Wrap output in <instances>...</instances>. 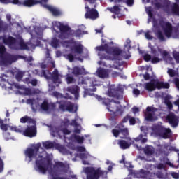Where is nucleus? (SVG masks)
Here are the masks:
<instances>
[{"instance_id":"obj_56","label":"nucleus","mask_w":179,"mask_h":179,"mask_svg":"<svg viewBox=\"0 0 179 179\" xmlns=\"http://www.w3.org/2000/svg\"><path fill=\"white\" fill-rule=\"evenodd\" d=\"M20 58H22L23 59H24V61H27V62H31L33 61L32 56H29V57L22 56Z\"/></svg>"},{"instance_id":"obj_22","label":"nucleus","mask_w":179,"mask_h":179,"mask_svg":"<svg viewBox=\"0 0 179 179\" xmlns=\"http://www.w3.org/2000/svg\"><path fill=\"white\" fill-rule=\"evenodd\" d=\"M171 37H172V38H179V23L173 27V25H171V33L170 38Z\"/></svg>"},{"instance_id":"obj_29","label":"nucleus","mask_w":179,"mask_h":179,"mask_svg":"<svg viewBox=\"0 0 179 179\" xmlns=\"http://www.w3.org/2000/svg\"><path fill=\"white\" fill-rule=\"evenodd\" d=\"M52 80L54 83H61V80L59 79V73L58 70L55 69L52 74Z\"/></svg>"},{"instance_id":"obj_57","label":"nucleus","mask_w":179,"mask_h":179,"mask_svg":"<svg viewBox=\"0 0 179 179\" xmlns=\"http://www.w3.org/2000/svg\"><path fill=\"white\" fill-rule=\"evenodd\" d=\"M143 59H144V61H145V62H149V61H150V59H152V56L149 54H145L143 56Z\"/></svg>"},{"instance_id":"obj_35","label":"nucleus","mask_w":179,"mask_h":179,"mask_svg":"<svg viewBox=\"0 0 179 179\" xmlns=\"http://www.w3.org/2000/svg\"><path fill=\"white\" fill-rule=\"evenodd\" d=\"M42 145L44 148L45 149H52V148H55V143L50 141H46L42 143Z\"/></svg>"},{"instance_id":"obj_45","label":"nucleus","mask_w":179,"mask_h":179,"mask_svg":"<svg viewBox=\"0 0 179 179\" xmlns=\"http://www.w3.org/2000/svg\"><path fill=\"white\" fill-rule=\"evenodd\" d=\"M172 13L176 16H179V5H175L172 8Z\"/></svg>"},{"instance_id":"obj_33","label":"nucleus","mask_w":179,"mask_h":179,"mask_svg":"<svg viewBox=\"0 0 179 179\" xmlns=\"http://www.w3.org/2000/svg\"><path fill=\"white\" fill-rule=\"evenodd\" d=\"M118 145H120V148L123 150L129 149V148L131 147V144H129L125 140H120L118 142Z\"/></svg>"},{"instance_id":"obj_19","label":"nucleus","mask_w":179,"mask_h":179,"mask_svg":"<svg viewBox=\"0 0 179 179\" xmlns=\"http://www.w3.org/2000/svg\"><path fill=\"white\" fill-rule=\"evenodd\" d=\"M99 78L101 79H107L110 78V69H99L97 71Z\"/></svg>"},{"instance_id":"obj_25","label":"nucleus","mask_w":179,"mask_h":179,"mask_svg":"<svg viewBox=\"0 0 179 179\" xmlns=\"http://www.w3.org/2000/svg\"><path fill=\"white\" fill-rule=\"evenodd\" d=\"M96 51H99L103 55H104L105 53H103V52H106V54H108V51L110 50V45L108 44H104L101 45L100 46H97L96 48Z\"/></svg>"},{"instance_id":"obj_50","label":"nucleus","mask_w":179,"mask_h":179,"mask_svg":"<svg viewBox=\"0 0 179 179\" xmlns=\"http://www.w3.org/2000/svg\"><path fill=\"white\" fill-rule=\"evenodd\" d=\"M165 104L167 106L169 110H173V103L170 99H165Z\"/></svg>"},{"instance_id":"obj_13","label":"nucleus","mask_w":179,"mask_h":179,"mask_svg":"<svg viewBox=\"0 0 179 179\" xmlns=\"http://www.w3.org/2000/svg\"><path fill=\"white\" fill-rule=\"evenodd\" d=\"M47 2H48V0H41L39 1L38 3H40V5L43 6V8H45V9L49 10V12H50L53 15V16H59V10L50 5H48Z\"/></svg>"},{"instance_id":"obj_21","label":"nucleus","mask_w":179,"mask_h":179,"mask_svg":"<svg viewBox=\"0 0 179 179\" xmlns=\"http://www.w3.org/2000/svg\"><path fill=\"white\" fill-rule=\"evenodd\" d=\"M68 92L71 93V94H74L75 99L78 100L79 99V87L77 85H73V87H70L68 88Z\"/></svg>"},{"instance_id":"obj_12","label":"nucleus","mask_w":179,"mask_h":179,"mask_svg":"<svg viewBox=\"0 0 179 179\" xmlns=\"http://www.w3.org/2000/svg\"><path fill=\"white\" fill-rule=\"evenodd\" d=\"M86 13L85 14V19H91V20H96L99 18V11L95 8H90L89 6H85Z\"/></svg>"},{"instance_id":"obj_63","label":"nucleus","mask_w":179,"mask_h":179,"mask_svg":"<svg viewBox=\"0 0 179 179\" xmlns=\"http://www.w3.org/2000/svg\"><path fill=\"white\" fill-rule=\"evenodd\" d=\"M1 131L6 132L8 131V124H4L3 122L0 125Z\"/></svg>"},{"instance_id":"obj_27","label":"nucleus","mask_w":179,"mask_h":179,"mask_svg":"<svg viewBox=\"0 0 179 179\" xmlns=\"http://www.w3.org/2000/svg\"><path fill=\"white\" fill-rule=\"evenodd\" d=\"M72 73L75 76H79L80 75H83L85 73V69H82L79 66H74L72 70Z\"/></svg>"},{"instance_id":"obj_42","label":"nucleus","mask_w":179,"mask_h":179,"mask_svg":"<svg viewBox=\"0 0 179 179\" xmlns=\"http://www.w3.org/2000/svg\"><path fill=\"white\" fill-rule=\"evenodd\" d=\"M8 24L5 23L0 18V31H2V30H3L5 31L8 30Z\"/></svg>"},{"instance_id":"obj_11","label":"nucleus","mask_w":179,"mask_h":179,"mask_svg":"<svg viewBox=\"0 0 179 179\" xmlns=\"http://www.w3.org/2000/svg\"><path fill=\"white\" fill-rule=\"evenodd\" d=\"M0 65L8 66L9 65L8 55H6V48L3 44H0Z\"/></svg>"},{"instance_id":"obj_5","label":"nucleus","mask_w":179,"mask_h":179,"mask_svg":"<svg viewBox=\"0 0 179 179\" xmlns=\"http://www.w3.org/2000/svg\"><path fill=\"white\" fill-rule=\"evenodd\" d=\"M153 27L157 30H160V27H162L166 37L170 38V36H171V23L166 22L163 20H159L158 22L157 20H155L153 21Z\"/></svg>"},{"instance_id":"obj_51","label":"nucleus","mask_w":179,"mask_h":179,"mask_svg":"<svg viewBox=\"0 0 179 179\" xmlns=\"http://www.w3.org/2000/svg\"><path fill=\"white\" fill-rule=\"evenodd\" d=\"M167 73L171 78L176 76V71L173 69H168Z\"/></svg>"},{"instance_id":"obj_7","label":"nucleus","mask_w":179,"mask_h":179,"mask_svg":"<svg viewBox=\"0 0 179 179\" xmlns=\"http://www.w3.org/2000/svg\"><path fill=\"white\" fill-rule=\"evenodd\" d=\"M54 169H51L49 174L51 176L52 179H66V177L61 176L62 174L58 170L65 169V164L61 162H56L53 166Z\"/></svg>"},{"instance_id":"obj_28","label":"nucleus","mask_w":179,"mask_h":179,"mask_svg":"<svg viewBox=\"0 0 179 179\" xmlns=\"http://www.w3.org/2000/svg\"><path fill=\"white\" fill-rule=\"evenodd\" d=\"M164 6H163V4H162V3L157 2V1H156V0L155 1L154 6L157 9H162V8H164V6L166 8H169V6H170V1L165 0L164 1Z\"/></svg>"},{"instance_id":"obj_55","label":"nucleus","mask_w":179,"mask_h":179,"mask_svg":"<svg viewBox=\"0 0 179 179\" xmlns=\"http://www.w3.org/2000/svg\"><path fill=\"white\" fill-rule=\"evenodd\" d=\"M163 163H164V164H166L167 166H170L171 167H172V166H173L171 162H170V159H169V158H167V157L163 158Z\"/></svg>"},{"instance_id":"obj_60","label":"nucleus","mask_w":179,"mask_h":179,"mask_svg":"<svg viewBox=\"0 0 179 179\" xmlns=\"http://www.w3.org/2000/svg\"><path fill=\"white\" fill-rule=\"evenodd\" d=\"M127 45H124L125 48H127V51L131 50V40L129 38L126 41Z\"/></svg>"},{"instance_id":"obj_49","label":"nucleus","mask_w":179,"mask_h":179,"mask_svg":"<svg viewBox=\"0 0 179 179\" xmlns=\"http://www.w3.org/2000/svg\"><path fill=\"white\" fill-rule=\"evenodd\" d=\"M112 134L113 136H115V138H118V136H120V134H121V129H120V130L117 129H113L112 130Z\"/></svg>"},{"instance_id":"obj_39","label":"nucleus","mask_w":179,"mask_h":179,"mask_svg":"<svg viewBox=\"0 0 179 179\" xmlns=\"http://www.w3.org/2000/svg\"><path fill=\"white\" fill-rule=\"evenodd\" d=\"M120 134H122V139H125L129 135V131H128V129L124 128L120 129Z\"/></svg>"},{"instance_id":"obj_14","label":"nucleus","mask_w":179,"mask_h":179,"mask_svg":"<svg viewBox=\"0 0 179 179\" xmlns=\"http://www.w3.org/2000/svg\"><path fill=\"white\" fill-rule=\"evenodd\" d=\"M120 103L119 101L112 99L108 103L107 108L110 113H112L113 115H115V114L120 111V108H118V106H117V104H120Z\"/></svg>"},{"instance_id":"obj_40","label":"nucleus","mask_w":179,"mask_h":179,"mask_svg":"<svg viewBox=\"0 0 179 179\" xmlns=\"http://www.w3.org/2000/svg\"><path fill=\"white\" fill-rule=\"evenodd\" d=\"M156 176L157 177V178L159 179H166L167 178V172H162V171H157L156 173Z\"/></svg>"},{"instance_id":"obj_24","label":"nucleus","mask_w":179,"mask_h":179,"mask_svg":"<svg viewBox=\"0 0 179 179\" xmlns=\"http://www.w3.org/2000/svg\"><path fill=\"white\" fill-rule=\"evenodd\" d=\"M156 86H157V89H158V90H160V89H169L170 88V84L169 83L159 81L158 79H157Z\"/></svg>"},{"instance_id":"obj_3","label":"nucleus","mask_w":179,"mask_h":179,"mask_svg":"<svg viewBox=\"0 0 179 179\" xmlns=\"http://www.w3.org/2000/svg\"><path fill=\"white\" fill-rule=\"evenodd\" d=\"M10 131L14 132H18L19 134H23L24 136L27 138H34L37 136V127L36 125L27 126V127L24 130L22 126H14L10 127Z\"/></svg>"},{"instance_id":"obj_31","label":"nucleus","mask_w":179,"mask_h":179,"mask_svg":"<svg viewBox=\"0 0 179 179\" xmlns=\"http://www.w3.org/2000/svg\"><path fill=\"white\" fill-rule=\"evenodd\" d=\"M89 155L86 154V153H80V159H81L82 162H83V164H84L85 166H90V163H89V161L86 160L87 159H89Z\"/></svg>"},{"instance_id":"obj_37","label":"nucleus","mask_w":179,"mask_h":179,"mask_svg":"<svg viewBox=\"0 0 179 179\" xmlns=\"http://www.w3.org/2000/svg\"><path fill=\"white\" fill-rule=\"evenodd\" d=\"M108 9L111 12V13H115V15H118L121 12V8L117 6H114L112 8H108Z\"/></svg>"},{"instance_id":"obj_9","label":"nucleus","mask_w":179,"mask_h":179,"mask_svg":"<svg viewBox=\"0 0 179 179\" xmlns=\"http://www.w3.org/2000/svg\"><path fill=\"white\" fill-rule=\"evenodd\" d=\"M40 148H41V144L38 143L33 148H29L25 151V156L29 157V159H34L37 157L38 152H40Z\"/></svg>"},{"instance_id":"obj_10","label":"nucleus","mask_w":179,"mask_h":179,"mask_svg":"<svg viewBox=\"0 0 179 179\" xmlns=\"http://www.w3.org/2000/svg\"><path fill=\"white\" fill-rule=\"evenodd\" d=\"M58 104H59V110L63 112L69 111V113H72L75 108V104L69 101H62L58 102Z\"/></svg>"},{"instance_id":"obj_44","label":"nucleus","mask_w":179,"mask_h":179,"mask_svg":"<svg viewBox=\"0 0 179 179\" xmlns=\"http://www.w3.org/2000/svg\"><path fill=\"white\" fill-rule=\"evenodd\" d=\"M51 45L53 47V48H58V45H59V41H58L57 38H54L51 41Z\"/></svg>"},{"instance_id":"obj_20","label":"nucleus","mask_w":179,"mask_h":179,"mask_svg":"<svg viewBox=\"0 0 179 179\" xmlns=\"http://www.w3.org/2000/svg\"><path fill=\"white\" fill-rule=\"evenodd\" d=\"M33 73L38 76H43L45 79H50V76H51V72L48 70H42L40 72L38 69H35Z\"/></svg>"},{"instance_id":"obj_38","label":"nucleus","mask_w":179,"mask_h":179,"mask_svg":"<svg viewBox=\"0 0 179 179\" xmlns=\"http://www.w3.org/2000/svg\"><path fill=\"white\" fill-rule=\"evenodd\" d=\"M20 122L22 124H26V122H34V120L30 118L29 116H24V117H22L21 119H20Z\"/></svg>"},{"instance_id":"obj_15","label":"nucleus","mask_w":179,"mask_h":179,"mask_svg":"<svg viewBox=\"0 0 179 179\" xmlns=\"http://www.w3.org/2000/svg\"><path fill=\"white\" fill-rule=\"evenodd\" d=\"M57 106L54 103H48V101L44 100L41 105V108L43 111H54Z\"/></svg>"},{"instance_id":"obj_43","label":"nucleus","mask_w":179,"mask_h":179,"mask_svg":"<svg viewBox=\"0 0 179 179\" xmlns=\"http://www.w3.org/2000/svg\"><path fill=\"white\" fill-rule=\"evenodd\" d=\"M157 37L160 41H166V38H164V35H163V32L160 29L157 31Z\"/></svg>"},{"instance_id":"obj_52","label":"nucleus","mask_w":179,"mask_h":179,"mask_svg":"<svg viewBox=\"0 0 179 179\" xmlns=\"http://www.w3.org/2000/svg\"><path fill=\"white\" fill-rule=\"evenodd\" d=\"M173 57L176 64H179V52H173Z\"/></svg>"},{"instance_id":"obj_16","label":"nucleus","mask_w":179,"mask_h":179,"mask_svg":"<svg viewBox=\"0 0 179 179\" xmlns=\"http://www.w3.org/2000/svg\"><path fill=\"white\" fill-rule=\"evenodd\" d=\"M36 165L39 173H42V174H45V173H47L48 168L44 159H36Z\"/></svg>"},{"instance_id":"obj_64","label":"nucleus","mask_w":179,"mask_h":179,"mask_svg":"<svg viewBox=\"0 0 179 179\" xmlns=\"http://www.w3.org/2000/svg\"><path fill=\"white\" fill-rule=\"evenodd\" d=\"M62 132H63L64 135H70L71 131L67 128H63L62 129Z\"/></svg>"},{"instance_id":"obj_58","label":"nucleus","mask_w":179,"mask_h":179,"mask_svg":"<svg viewBox=\"0 0 179 179\" xmlns=\"http://www.w3.org/2000/svg\"><path fill=\"white\" fill-rule=\"evenodd\" d=\"M67 57V59H69V61L70 62H73L74 59H75V57L73 56V55H72V53H69L66 55Z\"/></svg>"},{"instance_id":"obj_2","label":"nucleus","mask_w":179,"mask_h":179,"mask_svg":"<svg viewBox=\"0 0 179 179\" xmlns=\"http://www.w3.org/2000/svg\"><path fill=\"white\" fill-rule=\"evenodd\" d=\"M3 42L6 45H8L11 50H15V51H23V50L29 49V46L24 43V41H17L13 36H8V38L3 37Z\"/></svg>"},{"instance_id":"obj_18","label":"nucleus","mask_w":179,"mask_h":179,"mask_svg":"<svg viewBox=\"0 0 179 179\" xmlns=\"http://www.w3.org/2000/svg\"><path fill=\"white\" fill-rule=\"evenodd\" d=\"M157 83V79H151L150 82L145 84V89L148 92H153L157 89V85H156Z\"/></svg>"},{"instance_id":"obj_36","label":"nucleus","mask_w":179,"mask_h":179,"mask_svg":"<svg viewBox=\"0 0 179 179\" xmlns=\"http://www.w3.org/2000/svg\"><path fill=\"white\" fill-rule=\"evenodd\" d=\"M55 148L56 150L59 151L60 153H65V152H66V148L59 143H55Z\"/></svg>"},{"instance_id":"obj_26","label":"nucleus","mask_w":179,"mask_h":179,"mask_svg":"<svg viewBox=\"0 0 179 179\" xmlns=\"http://www.w3.org/2000/svg\"><path fill=\"white\" fill-rule=\"evenodd\" d=\"M71 141H74L75 142H77V143L82 145V143H83V141H85V137L73 134L71 136Z\"/></svg>"},{"instance_id":"obj_48","label":"nucleus","mask_w":179,"mask_h":179,"mask_svg":"<svg viewBox=\"0 0 179 179\" xmlns=\"http://www.w3.org/2000/svg\"><path fill=\"white\" fill-rule=\"evenodd\" d=\"M66 81L67 83V85H71V83H73V82L75 81V78H73V76L68 75L66 77Z\"/></svg>"},{"instance_id":"obj_54","label":"nucleus","mask_w":179,"mask_h":179,"mask_svg":"<svg viewBox=\"0 0 179 179\" xmlns=\"http://www.w3.org/2000/svg\"><path fill=\"white\" fill-rule=\"evenodd\" d=\"M146 111L148 113H156V111H157V108L155 107L148 106L146 108Z\"/></svg>"},{"instance_id":"obj_61","label":"nucleus","mask_w":179,"mask_h":179,"mask_svg":"<svg viewBox=\"0 0 179 179\" xmlns=\"http://www.w3.org/2000/svg\"><path fill=\"white\" fill-rule=\"evenodd\" d=\"M144 153H145V155H153V151L150 148H146L144 150Z\"/></svg>"},{"instance_id":"obj_1","label":"nucleus","mask_w":179,"mask_h":179,"mask_svg":"<svg viewBox=\"0 0 179 179\" xmlns=\"http://www.w3.org/2000/svg\"><path fill=\"white\" fill-rule=\"evenodd\" d=\"M59 30L60 34L58 35V38L60 40H66V38H69L71 36L80 37L82 34H83V32L80 29L73 31L69 25H65L62 23L59 24Z\"/></svg>"},{"instance_id":"obj_4","label":"nucleus","mask_w":179,"mask_h":179,"mask_svg":"<svg viewBox=\"0 0 179 179\" xmlns=\"http://www.w3.org/2000/svg\"><path fill=\"white\" fill-rule=\"evenodd\" d=\"M108 54H109L110 56L107 54H101V52H99L98 55L100 57L101 59H109L110 61H120V55L122 54V50H121L118 47H110L109 46V50L108 52Z\"/></svg>"},{"instance_id":"obj_46","label":"nucleus","mask_w":179,"mask_h":179,"mask_svg":"<svg viewBox=\"0 0 179 179\" xmlns=\"http://www.w3.org/2000/svg\"><path fill=\"white\" fill-rule=\"evenodd\" d=\"M145 117L146 121H153V114L150 113V112H146L145 113Z\"/></svg>"},{"instance_id":"obj_41","label":"nucleus","mask_w":179,"mask_h":179,"mask_svg":"<svg viewBox=\"0 0 179 179\" xmlns=\"http://www.w3.org/2000/svg\"><path fill=\"white\" fill-rule=\"evenodd\" d=\"M108 94L109 97H117L118 99V94H117V90L114 89H110L108 90Z\"/></svg>"},{"instance_id":"obj_47","label":"nucleus","mask_w":179,"mask_h":179,"mask_svg":"<svg viewBox=\"0 0 179 179\" xmlns=\"http://www.w3.org/2000/svg\"><path fill=\"white\" fill-rule=\"evenodd\" d=\"M2 152V148L0 147V153ZM5 167V164L3 163V160L0 157V173L3 171V169Z\"/></svg>"},{"instance_id":"obj_30","label":"nucleus","mask_w":179,"mask_h":179,"mask_svg":"<svg viewBox=\"0 0 179 179\" xmlns=\"http://www.w3.org/2000/svg\"><path fill=\"white\" fill-rule=\"evenodd\" d=\"M20 57H22V55H13L8 54L7 59L8 61V65H10V64H12L13 62H16V61L18 60Z\"/></svg>"},{"instance_id":"obj_17","label":"nucleus","mask_w":179,"mask_h":179,"mask_svg":"<svg viewBox=\"0 0 179 179\" xmlns=\"http://www.w3.org/2000/svg\"><path fill=\"white\" fill-rule=\"evenodd\" d=\"M166 120L169 124L173 127V128H176V127H178V118L177 116L175 115L174 113H171L166 116Z\"/></svg>"},{"instance_id":"obj_6","label":"nucleus","mask_w":179,"mask_h":179,"mask_svg":"<svg viewBox=\"0 0 179 179\" xmlns=\"http://www.w3.org/2000/svg\"><path fill=\"white\" fill-rule=\"evenodd\" d=\"M85 174H86L87 179H100V177L107 176V172H104L100 169H95L94 167H86Z\"/></svg>"},{"instance_id":"obj_32","label":"nucleus","mask_w":179,"mask_h":179,"mask_svg":"<svg viewBox=\"0 0 179 179\" xmlns=\"http://www.w3.org/2000/svg\"><path fill=\"white\" fill-rule=\"evenodd\" d=\"M71 51H74L76 54H83V45L82 44L76 45L71 48Z\"/></svg>"},{"instance_id":"obj_23","label":"nucleus","mask_w":179,"mask_h":179,"mask_svg":"<svg viewBox=\"0 0 179 179\" xmlns=\"http://www.w3.org/2000/svg\"><path fill=\"white\" fill-rule=\"evenodd\" d=\"M39 0H24L22 2V6H27V8H31L34 5H38Z\"/></svg>"},{"instance_id":"obj_59","label":"nucleus","mask_w":179,"mask_h":179,"mask_svg":"<svg viewBox=\"0 0 179 179\" xmlns=\"http://www.w3.org/2000/svg\"><path fill=\"white\" fill-rule=\"evenodd\" d=\"M159 61H161V59L158 57V56L154 57L151 59L152 64H157Z\"/></svg>"},{"instance_id":"obj_34","label":"nucleus","mask_w":179,"mask_h":179,"mask_svg":"<svg viewBox=\"0 0 179 179\" xmlns=\"http://www.w3.org/2000/svg\"><path fill=\"white\" fill-rule=\"evenodd\" d=\"M134 176H136L137 178H146L148 171H145L144 169H141L139 172H136Z\"/></svg>"},{"instance_id":"obj_53","label":"nucleus","mask_w":179,"mask_h":179,"mask_svg":"<svg viewBox=\"0 0 179 179\" xmlns=\"http://www.w3.org/2000/svg\"><path fill=\"white\" fill-rule=\"evenodd\" d=\"M173 82L178 90H179V77L174 78Z\"/></svg>"},{"instance_id":"obj_62","label":"nucleus","mask_w":179,"mask_h":179,"mask_svg":"<svg viewBox=\"0 0 179 179\" xmlns=\"http://www.w3.org/2000/svg\"><path fill=\"white\" fill-rule=\"evenodd\" d=\"M15 78H16L17 80H22V79H23V73L18 72L16 74Z\"/></svg>"},{"instance_id":"obj_8","label":"nucleus","mask_w":179,"mask_h":179,"mask_svg":"<svg viewBox=\"0 0 179 179\" xmlns=\"http://www.w3.org/2000/svg\"><path fill=\"white\" fill-rule=\"evenodd\" d=\"M155 131L164 139H170V138H171V135H173L171 128H166L159 124L155 127Z\"/></svg>"}]
</instances>
